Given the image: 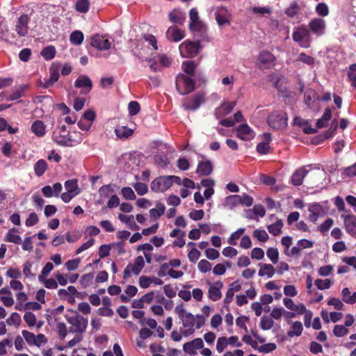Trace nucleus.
Here are the masks:
<instances>
[{"mask_svg": "<svg viewBox=\"0 0 356 356\" xmlns=\"http://www.w3.org/2000/svg\"><path fill=\"white\" fill-rule=\"evenodd\" d=\"M310 31L311 35L313 34L316 37H321L326 33L327 23L326 21L321 17L312 18L307 26Z\"/></svg>", "mask_w": 356, "mask_h": 356, "instance_id": "0eeeda50", "label": "nucleus"}, {"mask_svg": "<svg viewBox=\"0 0 356 356\" xmlns=\"http://www.w3.org/2000/svg\"><path fill=\"white\" fill-rule=\"evenodd\" d=\"M170 21L176 24L182 25L186 20V14L180 9H174L168 14Z\"/></svg>", "mask_w": 356, "mask_h": 356, "instance_id": "cd10ccee", "label": "nucleus"}, {"mask_svg": "<svg viewBox=\"0 0 356 356\" xmlns=\"http://www.w3.org/2000/svg\"><path fill=\"white\" fill-rule=\"evenodd\" d=\"M234 102H225L221 105L216 108L215 115L217 119H221L223 117L229 114L235 106Z\"/></svg>", "mask_w": 356, "mask_h": 356, "instance_id": "b1692460", "label": "nucleus"}, {"mask_svg": "<svg viewBox=\"0 0 356 356\" xmlns=\"http://www.w3.org/2000/svg\"><path fill=\"white\" fill-rule=\"evenodd\" d=\"M204 347V341L201 338H196L183 345V350L188 355H195L197 350Z\"/></svg>", "mask_w": 356, "mask_h": 356, "instance_id": "4468645a", "label": "nucleus"}, {"mask_svg": "<svg viewBox=\"0 0 356 356\" xmlns=\"http://www.w3.org/2000/svg\"><path fill=\"white\" fill-rule=\"evenodd\" d=\"M333 333L337 337H342L348 333V330L345 325H336L334 327Z\"/></svg>", "mask_w": 356, "mask_h": 356, "instance_id": "13d9d810", "label": "nucleus"}, {"mask_svg": "<svg viewBox=\"0 0 356 356\" xmlns=\"http://www.w3.org/2000/svg\"><path fill=\"white\" fill-rule=\"evenodd\" d=\"M274 325V321L270 317L263 316L261 318L260 327L264 330H268Z\"/></svg>", "mask_w": 356, "mask_h": 356, "instance_id": "864d4df0", "label": "nucleus"}, {"mask_svg": "<svg viewBox=\"0 0 356 356\" xmlns=\"http://www.w3.org/2000/svg\"><path fill=\"white\" fill-rule=\"evenodd\" d=\"M267 122L274 129H283L287 127L288 117L285 112L276 111L269 115Z\"/></svg>", "mask_w": 356, "mask_h": 356, "instance_id": "20e7f679", "label": "nucleus"}, {"mask_svg": "<svg viewBox=\"0 0 356 356\" xmlns=\"http://www.w3.org/2000/svg\"><path fill=\"white\" fill-rule=\"evenodd\" d=\"M90 4L89 0H77L74 8L80 13H86L89 10Z\"/></svg>", "mask_w": 356, "mask_h": 356, "instance_id": "c03bdc74", "label": "nucleus"}, {"mask_svg": "<svg viewBox=\"0 0 356 356\" xmlns=\"http://www.w3.org/2000/svg\"><path fill=\"white\" fill-rule=\"evenodd\" d=\"M63 186L60 183H56L52 186H45L42 188L41 191L45 197H58L62 191Z\"/></svg>", "mask_w": 356, "mask_h": 356, "instance_id": "393cba45", "label": "nucleus"}, {"mask_svg": "<svg viewBox=\"0 0 356 356\" xmlns=\"http://www.w3.org/2000/svg\"><path fill=\"white\" fill-rule=\"evenodd\" d=\"M348 76L351 86L356 88V64H353L349 67Z\"/></svg>", "mask_w": 356, "mask_h": 356, "instance_id": "e2e57ef3", "label": "nucleus"}, {"mask_svg": "<svg viewBox=\"0 0 356 356\" xmlns=\"http://www.w3.org/2000/svg\"><path fill=\"white\" fill-rule=\"evenodd\" d=\"M341 297L344 302L349 305L356 303V292L351 294L349 288H343L341 291Z\"/></svg>", "mask_w": 356, "mask_h": 356, "instance_id": "e433bc0d", "label": "nucleus"}, {"mask_svg": "<svg viewBox=\"0 0 356 356\" xmlns=\"http://www.w3.org/2000/svg\"><path fill=\"white\" fill-rule=\"evenodd\" d=\"M266 255L273 264H275L278 262L279 252L277 248H269L266 251Z\"/></svg>", "mask_w": 356, "mask_h": 356, "instance_id": "3c124183", "label": "nucleus"}, {"mask_svg": "<svg viewBox=\"0 0 356 356\" xmlns=\"http://www.w3.org/2000/svg\"><path fill=\"white\" fill-rule=\"evenodd\" d=\"M314 284L319 290H325L330 288L332 286V282L329 279H317L315 280Z\"/></svg>", "mask_w": 356, "mask_h": 356, "instance_id": "603ef678", "label": "nucleus"}, {"mask_svg": "<svg viewBox=\"0 0 356 356\" xmlns=\"http://www.w3.org/2000/svg\"><path fill=\"white\" fill-rule=\"evenodd\" d=\"M201 49L202 46L200 41L186 40L179 47L180 54L183 58L194 57Z\"/></svg>", "mask_w": 356, "mask_h": 356, "instance_id": "423d86ee", "label": "nucleus"}, {"mask_svg": "<svg viewBox=\"0 0 356 356\" xmlns=\"http://www.w3.org/2000/svg\"><path fill=\"white\" fill-rule=\"evenodd\" d=\"M259 266L260 269L258 275L260 277L267 276L268 278H271L275 273V270L271 264L259 263Z\"/></svg>", "mask_w": 356, "mask_h": 356, "instance_id": "7c9ffc66", "label": "nucleus"}, {"mask_svg": "<svg viewBox=\"0 0 356 356\" xmlns=\"http://www.w3.org/2000/svg\"><path fill=\"white\" fill-rule=\"evenodd\" d=\"M189 29L194 35L200 36L202 41H210L207 26L201 20L189 23Z\"/></svg>", "mask_w": 356, "mask_h": 356, "instance_id": "9b49d317", "label": "nucleus"}, {"mask_svg": "<svg viewBox=\"0 0 356 356\" xmlns=\"http://www.w3.org/2000/svg\"><path fill=\"white\" fill-rule=\"evenodd\" d=\"M55 55L56 49L53 46L46 47L41 51V56L47 60L53 59Z\"/></svg>", "mask_w": 356, "mask_h": 356, "instance_id": "de8ad7c7", "label": "nucleus"}, {"mask_svg": "<svg viewBox=\"0 0 356 356\" xmlns=\"http://www.w3.org/2000/svg\"><path fill=\"white\" fill-rule=\"evenodd\" d=\"M21 323V316L17 312H13L10 314V316L6 319V323L10 325L19 326Z\"/></svg>", "mask_w": 356, "mask_h": 356, "instance_id": "8fccbe9b", "label": "nucleus"}, {"mask_svg": "<svg viewBox=\"0 0 356 356\" xmlns=\"http://www.w3.org/2000/svg\"><path fill=\"white\" fill-rule=\"evenodd\" d=\"M94 279V274L92 273L84 274L80 279V284L83 288H86L92 284Z\"/></svg>", "mask_w": 356, "mask_h": 356, "instance_id": "5fc2aeb1", "label": "nucleus"}, {"mask_svg": "<svg viewBox=\"0 0 356 356\" xmlns=\"http://www.w3.org/2000/svg\"><path fill=\"white\" fill-rule=\"evenodd\" d=\"M311 170V165L301 167L296 170L291 177V183L295 186L302 184L303 179Z\"/></svg>", "mask_w": 356, "mask_h": 356, "instance_id": "dca6fc26", "label": "nucleus"}, {"mask_svg": "<svg viewBox=\"0 0 356 356\" xmlns=\"http://www.w3.org/2000/svg\"><path fill=\"white\" fill-rule=\"evenodd\" d=\"M133 130L127 127H119L115 129L116 136L120 139H126L133 134Z\"/></svg>", "mask_w": 356, "mask_h": 356, "instance_id": "79ce46f5", "label": "nucleus"}, {"mask_svg": "<svg viewBox=\"0 0 356 356\" xmlns=\"http://www.w3.org/2000/svg\"><path fill=\"white\" fill-rule=\"evenodd\" d=\"M61 69V63L59 62H53L49 68V79L46 80L44 83H41V87L48 88L57 82L60 77V71Z\"/></svg>", "mask_w": 356, "mask_h": 356, "instance_id": "1a4fd4ad", "label": "nucleus"}, {"mask_svg": "<svg viewBox=\"0 0 356 356\" xmlns=\"http://www.w3.org/2000/svg\"><path fill=\"white\" fill-rule=\"evenodd\" d=\"M316 13L321 17H324L329 14V8L324 3H319L315 8Z\"/></svg>", "mask_w": 356, "mask_h": 356, "instance_id": "bf43d9fd", "label": "nucleus"}, {"mask_svg": "<svg viewBox=\"0 0 356 356\" xmlns=\"http://www.w3.org/2000/svg\"><path fill=\"white\" fill-rule=\"evenodd\" d=\"M297 61L302 62L310 67H313L314 65V58L304 52H301L298 54Z\"/></svg>", "mask_w": 356, "mask_h": 356, "instance_id": "09e8293b", "label": "nucleus"}, {"mask_svg": "<svg viewBox=\"0 0 356 356\" xmlns=\"http://www.w3.org/2000/svg\"><path fill=\"white\" fill-rule=\"evenodd\" d=\"M65 318L70 325V332L83 334L86 332L88 323V318H84L76 312H73L72 315H65Z\"/></svg>", "mask_w": 356, "mask_h": 356, "instance_id": "7ed1b4c3", "label": "nucleus"}, {"mask_svg": "<svg viewBox=\"0 0 356 356\" xmlns=\"http://www.w3.org/2000/svg\"><path fill=\"white\" fill-rule=\"evenodd\" d=\"M204 97L202 94L197 93L193 98L184 99L182 106L185 110L195 111L204 102Z\"/></svg>", "mask_w": 356, "mask_h": 356, "instance_id": "ddd939ff", "label": "nucleus"}, {"mask_svg": "<svg viewBox=\"0 0 356 356\" xmlns=\"http://www.w3.org/2000/svg\"><path fill=\"white\" fill-rule=\"evenodd\" d=\"M197 268L201 273H206L211 270V264L206 259H201L197 264Z\"/></svg>", "mask_w": 356, "mask_h": 356, "instance_id": "774afa93", "label": "nucleus"}, {"mask_svg": "<svg viewBox=\"0 0 356 356\" xmlns=\"http://www.w3.org/2000/svg\"><path fill=\"white\" fill-rule=\"evenodd\" d=\"M292 39L300 47L305 49L310 47L312 42V38L310 31L305 24H301L293 29Z\"/></svg>", "mask_w": 356, "mask_h": 356, "instance_id": "f03ea898", "label": "nucleus"}, {"mask_svg": "<svg viewBox=\"0 0 356 356\" xmlns=\"http://www.w3.org/2000/svg\"><path fill=\"white\" fill-rule=\"evenodd\" d=\"M245 231V228H239L233 232L227 240L228 243L232 245H237V241L241 237Z\"/></svg>", "mask_w": 356, "mask_h": 356, "instance_id": "a18cd8bd", "label": "nucleus"}, {"mask_svg": "<svg viewBox=\"0 0 356 356\" xmlns=\"http://www.w3.org/2000/svg\"><path fill=\"white\" fill-rule=\"evenodd\" d=\"M316 99L318 100L316 92L313 89H307L305 92V102L309 108L314 107V104Z\"/></svg>", "mask_w": 356, "mask_h": 356, "instance_id": "58836bf2", "label": "nucleus"}, {"mask_svg": "<svg viewBox=\"0 0 356 356\" xmlns=\"http://www.w3.org/2000/svg\"><path fill=\"white\" fill-rule=\"evenodd\" d=\"M48 169V163L44 159H39L33 165L35 175L37 177L42 176Z\"/></svg>", "mask_w": 356, "mask_h": 356, "instance_id": "f704fd0d", "label": "nucleus"}, {"mask_svg": "<svg viewBox=\"0 0 356 356\" xmlns=\"http://www.w3.org/2000/svg\"><path fill=\"white\" fill-rule=\"evenodd\" d=\"M0 300L7 307H12L14 305L15 301L8 286L0 289Z\"/></svg>", "mask_w": 356, "mask_h": 356, "instance_id": "a878e982", "label": "nucleus"}, {"mask_svg": "<svg viewBox=\"0 0 356 356\" xmlns=\"http://www.w3.org/2000/svg\"><path fill=\"white\" fill-rule=\"evenodd\" d=\"M343 219L346 231L353 237L356 238V216L350 213L341 215Z\"/></svg>", "mask_w": 356, "mask_h": 356, "instance_id": "2eb2a0df", "label": "nucleus"}, {"mask_svg": "<svg viewBox=\"0 0 356 356\" xmlns=\"http://www.w3.org/2000/svg\"><path fill=\"white\" fill-rule=\"evenodd\" d=\"M216 22L219 26L229 25L232 15L225 7H219L215 12Z\"/></svg>", "mask_w": 356, "mask_h": 356, "instance_id": "a211bd4d", "label": "nucleus"}, {"mask_svg": "<svg viewBox=\"0 0 356 356\" xmlns=\"http://www.w3.org/2000/svg\"><path fill=\"white\" fill-rule=\"evenodd\" d=\"M253 236L261 242H266L269 238L267 232L264 229L254 230Z\"/></svg>", "mask_w": 356, "mask_h": 356, "instance_id": "338daca9", "label": "nucleus"}, {"mask_svg": "<svg viewBox=\"0 0 356 356\" xmlns=\"http://www.w3.org/2000/svg\"><path fill=\"white\" fill-rule=\"evenodd\" d=\"M293 124L301 127L305 134H313L316 133V130L312 128L309 124L308 120H306L300 117L296 116L293 119Z\"/></svg>", "mask_w": 356, "mask_h": 356, "instance_id": "c85d7f7f", "label": "nucleus"}, {"mask_svg": "<svg viewBox=\"0 0 356 356\" xmlns=\"http://www.w3.org/2000/svg\"><path fill=\"white\" fill-rule=\"evenodd\" d=\"M321 316L325 323H329L330 321L337 323L341 319L343 314L341 312H332L328 314L325 311H322Z\"/></svg>", "mask_w": 356, "mask_h": 356, "instance_id": "473e14b6", "label": "nucleus"}, {"mask_svg": "<svg viewBox=\"0 0 356 356\" xmlns=\"http://www.w3.org/2000/svg\"><path fill=\"white\" fill-rule=\"evenodd\" d=\"M237 137L242 140L248 141L254 138L255 134L247 124H241L237 129Z\"/></svg>", "mask_w": 356, "mask_h": 356, "instance_id": "412c9836", "label": "nucleus"}, {"mask_svg": "<svg viewBox=\"0 0 356 356\" xmlns=\"http://www.w3.org/2000/svg\"><path fill=\"white\" fill-rule=\"evenodd\" d=\"M70 40L71 43L74 45H79L83 42V34L80 31H73L70 36Z\"/></svg>", "mask_w": 356, "mask_h": 356, "instance_id": "49530a36", "label": "nucleus"}, {"mask_svg": "<svg viewBox=\"0 0 356 356\" xmlns=\"http://www.w3.org/2000/svg\"><path fill=\"white\" fill-rule=\"evenodd\" d=\"M212 163L209 160H202L198 163L196 172L200 176L209 175L213 171Z\"/></svg>", "mask_w": 356, "mask_h": 356, "instance_id": "bb28decb", "label": "nucleus"}, {"mask_svg": "<svg viewBox=\"0 0 356 356\" xmlns=\"http://www.w3.org/2000/svg\"><path fill=\"white\" fill-rule=\"evenodd\" d=\"M222 287L223 284L221 281H217L211 284L208 291L209 298L213 301L219 300L222 297L221 289Z\"/></svg>", "mask_w": 356, "mask_h": 356, "instance_id": "5701e85b", "label": "nucleus"}, {"mask_svg": "<svg viewBox=\"0 0 356 356\" xmlns=\"http://www.w3.org/2000/svg\"><path fill=\"white\" fill-rule=\"evenodd\" d=\"M331 117V110L329 108H325L322 117L317 120L316 127L318 128H323L326 127L328 124V122L330 120Z\"/></svg>", "mask_w": 356, "mask_h": 356, "instance_id": "a19ab883", "label": "nucleus"}, {"mask_svg": "<svg viewBox=\"0 0 356 356\" xmlns=\"http://www.w3.org/2000/svg\"><path fill=\"white\" fill-rule=\"evenodd\" d=\"M40 282L43 283L44 286L49 289H55L58 287V282L54 278L47 279L46 277H42V280H38Z\"/></svg>", "mask_w": 356, "mask_h": 356, "instance_id": "0e129e2a", "label": "nucleus"}, {"mask_svg": "<svg viewBox=\"0 0 356 356\" xmlns=\"http://www.w3.org/2000/svg\"><path fill=\"white\" fill-rule=\"evenodd\" d=\"M91 45L98 50H108L111 47V42L106 36L95 35L91 38Z\"/></svg>", "mask_w": 356, "mask_h": 356, "instance_id": "6ab92c4d", "label": "nucleus"}, {"mask_svg": "<svg viewBox=\"0 0 356 356\" xmlns=\"http://www.w3.org/2000/svg\"><path fill=\"white\" fill-rule=\"evenodd\" d=\"M176 88L180 95H186L194 90L195 81L192 78L180 74L176 77Z\"/></svg>", "mask_w": 356, "mask_h": 356, "instance_id": "39448f33", "label": "nucleus"}, {"mask_svg": "<svg viewBox=\"0 0 356 356\" xmlns=\"http://www.w3.org/2000/svg\"><path fill=\"white\" fill-rule=\"evenodd\" d=\"M175 313L178 315L181 321L183 330L181 334L184 337H188L195 333L196 330L201 328L205 323V318L200 314L193 315L187 312L182 306H177L175 309Z\"/></svg>", "mask_w": 356, "mask_h": 356, "instance_id": "f257e3e1", "label": "nucleus"}, {"mask_svg": "<svg viewBox=\"0 0 356 356\" xmlns=\"http://www.w3.org/2000/svg\"><path fill=\"white\" fill-rule=\"evenodd\" d=\"M32 266L33 262L31 261H26L23 264V274L27 278L35 277V273L31 271Z\"/></svg>", "mask_w": 356, "mask_h": 356, "instance_id": "052dcab7", "label": "nucleus"}, {"mask_svg": "<svg viewBox=\"0 0 356 356\" xmlns=\"http://www.w3.org/2000/svg\"><path fill=\"white\" fill-rule=\"evenodd\" d=\"M283 222L282 220H277L275 223L267 226L268 231L273 236H278L282 232L283 227Z\"/></svg>", "mask_w": 356, "mask_h": 356, "instance_id": "37998d69", "label": "nucleus"}, {"mask_svg": "<svg viewBox=\"0 0 356 356\" xmlns=\"http://www.w3.org/2000/svg\"><path fill=\"white\" fill-rule=\"evenodd\" d=\"M308 210L309 213L318 215L320 216H323L325 214V211L319 203H314L310 204Z\"/></svg>", "mask_w": 356, "mask_h": 356, "instance_id": "4d7b16f0", "label": "nucleus"}, {"mask_svg": "<svg viewBox=\"0 0 356 356\" xmlns=\"http://www.w3.org/2000/svg\"><path fill=\"white\" fill-rule=\"evenodd\" d=\"M145 267V260L142 256L137 257L133 264H128L123 272V279L127 280L131 274L138 275Z\"/></svg>", "mask_w": 356, "mask_h": 356, "instance_id": "6e6552de", "label": "nucleus"}, {"mask_svg": "<svg viewBox=\"0 0 356 356\" xmlns=\"http://www.w3.org/2000/svg\"><path fill=\"white\" fill-rule=\"evenodd\" d=\"M5 241L15 244H20L22 238L19 234V232L15 228L10 229L5 236Z\"/></svg>", "mask_w": 356, "mask_h": 356, "instance_id": "2f4dec72", "label": "nucleus"}, {"mask_svg": "<svg viewBox=\"0 0 356 356\" xmlns=\"http://www.w3.org/2000/svg\"><path fill=\"white\" fill-rule=\"evenodd\" d=\"M121 193L124 199L129 200H134L136 196L131 187H124L121 190Z\"/></svg>", "mask_w": 356, "mask_h": 356, "instance_id": "680f3d73", "label": "nucleus"}, {"mask_svg": "<svg viewBox=\"0 0 356 356\" xmlns=\"http://www.w3.org/2000/svg\"><path fill=\"white\" fill-rule=\"evenodd\" d=\"M165 36L169 41L178 42L185 37V31L175 26H171L167 29Z\"/></svg>", "mask_w": 356, "mask_h": 356, "instance_id": "aec40b11", "label": "nucleus"}, {"mask_svg": "<svg viewBox=\"0 0 356 356\" xmlns=\"http://www.w3.org/2000/svg\"><path fill=\"white\" fill-rule=\"evenodd\" d=\"M30 18L27 15H21L16 24L15 31L20 37H24L28 33V24Z\"/></svg>", "mask_w": 356, "mask_h": 356, "instance_id": "4be33fe9", "label": "nucleus"}, {"mask_svg": "<svg viewBox=\"0 0 356 356\" xmlns=\"http://www.w3.org/2000/svg\"><path fill=\"white\" fill-rule=\"evenodd\" d=\"M182 70L188 75H193L195 70V65L193 61H184L181 65Z\"/></svg>", "mask_w": 356, "mask_h": 356, "instance_id": "6e6d98bb", "label": "nucleus"}, {"mask_svg": "<svg viewBox=\"0 0 356 356\" xmlns=\"http://www.w3.org/2000/svg\"><path fill=\"white\" fill-rule=\"evenodd\" d=\"M74 86L81 89V94H88L92 88V83L90 78L86 75H80L74 82Z\"/></svg>", "mask_w": 356, "mask_h": 356, "instance_id": "f3484780", "label": "nucleus"}, {"mask_svg": "<svg viewBox=\"0 0 356 356\" xmlns=\"http://www.w3.org/2000/svg\"><path fill=\"white\" fill-rule=\"evenodd\" d=\"M31 131L38 137H43L46 134V126L42 120L35 121L31 127Z\"/></svg>", "mask_w": 356, "mask_h": 356, "instance_id": "c756f323", "label": "nucleus"}, {"mask_svg": "<svg viewBox=\"0 0 356 356\" xmlns=\"http://www.w3.org/2000/svg\"><path fill=\"white\" fill-rule=\"evenodd\" d=\"M276 58L268 51H262L259 53L257 60V65L260 69H269L275 65Z\"/></svg>", "mask_w": 356, "mask_h": 356, "instance_id": "f8f14e48", "label": "nucleus"}, {"mask_svg": "<svg viewBox=\"0 0 356 356\" xmlns=\"http://www.w3.org/2000/svg\"><path fill=\"white\" fill-rule=\"evenodd\" d=\"M16 298L17 300V304L15 306V309L21 310V307L23 304L27 300V295L23 292L22 291L17 292L15 294Z\"/></svg>", "mask_w": 356, "mask_h": 356, "instance_id": "69168bd1", "label": "nucleus"}, {"mask_svg": "<svg viewBox=\"0 0 356 356\" xmlns=\"http://www.w3.org/2000/svg\"><path fill=\"white\" fill-rule=\"evenodd\" d=\"M165 207L163 204L158 202L156 207L149 210V216L154 220L159 219L165 212Z\"/></svg>", "mask_w": 356, "mask_h": 356, "instance_id": "ea45409f", "label": "nucleus"}, {"mask_svg": "<svg viewBox=\"0 0 356 356\" xmlns=\"http://www.w3.org/2000/svg\"><path fill=\"white\" fill-rule=\"evenodd\" d=\"M172 186L170 175L160 176L151 183V189L155 193H163Z\"/></svg>", "mask_w": 356, "mask_h": 356, "instance_id": "9d476101", "label": "nucleus"}, {"mask_svg": "<svg viewBox=\"0 0 356 356\" xmlns=\"http://www.w3.org/2000/svg\"><path fill=\"white\" fill-rule=\"evenodd\" d=\"M65 188L67 192L74 195H78L81 190L79 188L78 181L76 179H70L65 182Z\"/></svg>", "mask_w": 356, "mask_h": 356, "instance_id": "c9c22d12", "label": "nucleus"}, {"mask_svg": "<svg viewBox=\"0 0 356 356\" xmlns=\"http://www.w3.org/2000/svg\"><path fill=\"white\" fill-rule=\"evenodd\" d=\"M303 326L300 321H295L291 324L290 330L288 331L287 335L289 337H299L302 334Z\"/></svg>", "mask_w": 356, "mask_h": 356, "instance_id": "4c0bfd02", "label": "nucleus"}, {"mask_svg": "<svg viewBox=\"0 0 356 356\" xmlns=\"http://www.w3.org/2000/svg\"><path fill=\"white\" fill-rule=\"evenodd\" d=\"M240 200L239 195H229L224 200L223 206L229 209H233L240 204Z\"/></svg>", "mask_w": 356, "mask_h": 356, "instance_id": "72a5a7b5", "label": "nucleus"}]
</instances>
